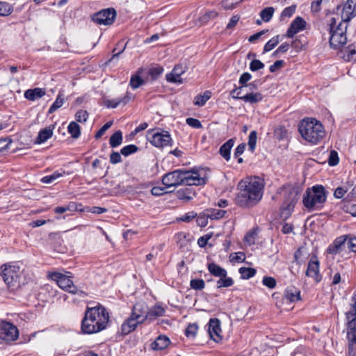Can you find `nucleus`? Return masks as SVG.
I'll list each match as a JSON object with an SVG mask.
<instances>
[{
  "label": "nucleus",
  "mask_w": 356,
  "mask_h": 356,
  "mask_svg": "<svg viewBox=\"0 0 356 356\" xmlns=\"http://www.w3.org/2000/svg\"><path fill=\"white\" fill-rule=\"evenodd\" d=\"M108 320V313L102 305L88 308L82 320V331L86 334L100 332L106 328Z\"/></svg>",
  "instance_id": "nucleus-1"
},
{
  "label": "nucleus",
  "mask_w": 356,
  "mask_h": 356,
  "mask_svg": "<svg viewBox=\"0 0 356 356\" xmlns=\"http://www.w3.org/2000/svg\"><path fill=\"white\" fill-rule=\"evenodd\" d=\"M162 182L167 187L182 184L197 186L204 185L206 179L200 177L197 171L178 169L165 174Z\"/></svg>",
  "instance_id": "nucleus-2"
},
{
  "label": "nucleus",
  "mask_w": 356,
  "mask_h": 356,
  "mask_svg": "<svg viewBox=\"0 0 356 356\" xmlns=\"http://www.w3.org/2000/svg\"><path fill=\"white\" fill-rule=\"evenodd\" d=\"M302 137L308 143L316 145L325 136V131L322 123L315 118L303 119L298 126Z\"/></svg>",
  "instance_id": "nucleus-3"
},
{
  "label": "nucleus",
  "mask_w": 356,
  "mask_h": 356,
  "mask_svg": "<svg viewBox=\"0 0 356 356\" xmlns=\"http://www.w3.org/2000/svg\"><path fill=\"white\" fill-rule=\"evenodd\" d=\"M264 179L258 177H249L241 180L238 184L240 196L245 200H260L264 188Z\"/></svg>",
  "instance_id": "nucleus-4"
},
{
  "label": "nucleus",
  "mask_w": 356,
  "mask_h": 356,
  "mask_svg": "<svg viewBox=\"0 0 356 356\" xmlns=\"http://www.w3.org/2000/svg\"><path fill=\"white\" fill-rule=\"evenodd\" d=\"M341 22L337 25V20L332 17L329 21L330 44L333 49H337L342 47L347 42L346 29L347 26Z\"/></svg>",
  "instance_id": "nucleus-5"
},
{
  "label": "nucleus",
  "mask_w": 356,
  "mask_h": 356,
  "mask_svg": "<svg viewBox=\"0 0 356 356\" xmlns=\"http://www.w3.org/2000/svg\"><path fill=\"white\" fill-rule=\"evenodd\" d=\"M146 138L153 146L158 148L172 145V139L169 132L161 128L149 129L147 131Z\"/></svg>",
  "instance_id": "nucleus-6"
},
{
  "label": "nucleus",
  "mask_w": 356,
  "mask_h": 356,
  "mask_svg": "<svg viewBox=\"0 0 356 356\" xmlns=\"http://www.w3.org/2000/svg\"><path fill=\"white\" fill-rule=\"evenodd\" d=\"M1 275L8 286L15 287L19 284L22 270L17 264H5L1 266Z\"/></svg>",
  "instance_id": "nucleus-7"
},
{
  "label": "nucleus",
  "mask_w": 356,
  "mask_h": 356,
  "mask_svg": "<svg viewBox=\"0 0 356 356\" xmlns=\"http://www.w3.org/2000/svg\"><path fill=\"white\" fill-rule=\"evenodd\" d=\"M350 301V309L346 313V337L348 341H356V291Z\"/></svg>",
  "instance_id": "nucleus-8"
},
{
  "label": "nucleus",
  "mask_w": 356,
  "mask_h": 356,
  "mask_svg": "<svg viewBox=\"0 0 356 356\" xmlns=\"http://www.w3.org/2000/svg\"><path fill=\"white\" fill-rule=\"evenodd\" d=\"M49 277L52 280L56 282L58 286L60 289L69 293H76V288L74 285L70 275H64L58 272H54L49 273Z\"/></svg>",
  "instance_id": "nucleus-9"
},
{
  "label": "nucleus",
  "mask_w": 356,
  "mask_h": 356,
  "mask_svg": "<svg viewBox=\"0 0 356 356\" xmlns=\"http://www.w3.org/2000/svg\"><path fill=\"white\" fill-rule=\"evenodd\" d=\"M115 17V10L113 8H109L95 13L92 17V19L99 25H111L113 23Z\"/></svg>",
  "instance_id": "nucleus-10"
},
{
  "label": "nucleus",
  "mask_w": 356,
  "mask_h": 356,
  "mask_svg": "<svg viewBox=\"0 0 356 356\" xmlns=\"http://www.w3.org/2000/svg\"><path fill=\"white\" fill-rule=\"evenodd\" d=\"M327 194L323 186L317 184L306 190L302 200H326Z\"/></svg>",
  "instance_id": "nucleus-11"
},
{
  "label": "nucleus",
  "mask_w": 356,
  "mask_h": 356,
  "mask_svg": "<svg viewBox=\"0 0 356 356\" xmlns=\"http://www.w3.org/2000/svg\"><path fill=\"white\" fill-rule=\"evenodd\" d=\"M18 330L12 323L6 321L0 323V339L10 341H15L18 337Z\"/></svg>",
  "instance_id": "nucleus-12"
},
{
  "label": "nucleus",
  "mask_w": 356,
  "mask_h": 356,
  "mask_svg": "<svg viewBox=\"0 0 356 356\" xmlns=\"http://www.w3.org/2000/svg\"><path fill=\"white\" fill-rule=\"evenodd\" d=\"M355 17L356 0H346L343 4L341 13L342 22H348Z\"/></svg>",
  "instance_id": "nucleus-13"
},
{
  "label": "nucleus",
  "mask_w": 356,
  "mask_h": 356,
  "mask_svg": "<svg viewBox=\"0 0 356 356\" xmlns=\"http://www.w3.org/2000/svg\"><path fill=\"white\" fill-rule=\"evenodd\" d=\"M306 22L301 17H296L291 23L284 37L293 38L297 33L305 29Z\"/></svg>",
  "instance_id": "nucleus-14"
},
{
  "label": "nucleus",
  "mask_w": 356,
  "mask_h": 356,
  "mask_svg": "<svg viewBox=\"0 0 356 356\" xmlns=\"http://www.w3.org/2000/svg\"><path fill=\"white\" fill-rule=\"evenodd\" d=\"M306 275L314 279L316 282L321 281V275L319 273V261L316 257L311 258L306 270Z\"/></svg>",
  "instance_id": "nucleus-15"
},
{
  "label": "nucleus",
  "mask_w": 356,
  "mask_h": 356,
  "mask_svg": "<svg viewBox=\"0 0 356 356\" xmlns=\"http://www.w3.org/2000/svg\"><path fill=\"white\" fill-rule=\"evenodd\" d=\"M209 334L211 338L218 342L222 339L220 322L217 318H211L209 323Z\"/></svg>",
  "instance_id": "nucleus-16"
},
{
  "label": "nucleus",
  "mask_w": 356,
  "mask_h": 356,
  "mask_svg": "<svg viewBox=\"0 0 356 356\" xmlns=\"http://www.w3.org/2000/svg\"><path fill=\"white\" fill-rule=\"evenodd\" d=\"M132 314L136 317L138 321L144 322L148 319V307L145 302H138L135 305L132 310Z\"/></svg>",
  "instance_id": "nucleus-17"
},
{
  "label": "nucleus",
  "mask_w": 356,
  "mask_h": 356,
  "mask_svg": "<svg viewBox=\"0 0 356 356\" xmlns=\"http://www.w3.org/2000/svg\"><path fill=\"white\" fill-rule=\"evenodd\" d=\"M185 70L182 65H177L175 66L172 72L166 75L168 82L174 83H182L183 81L181 75L184 73Z\"/></svg>",
  "instance_id": "nucleus-18"
},
{
  "label": "nucleus",
  "mask_w": 356,
  "mask_h": 356,
  "mask_svg": "<svg viewBox=\"0 0 356 356\" xmlns=\"http://www.w3.org/2000/svg\"><path fill=\"white\" fill-rule=\"evenodd\" d=\"M193 186H187L177 191L179 200H192L197 197V193Z\"/></svg>",
  "instance_id": "nucleus-19"
},
{
  "label": "nucleus",
  "mask_w": 356,
  "mask_h": 356,
  "mask_svg": "<svg viewBox=\"0 0 356 356\" xmlns=\"http://www.w3.org/2000/svg\"><path fill=\"white\" fill-rule=\"evenodd\" d=\"M283 298L286 302H294L300 299V292L293 286L288 287L284 291Z\"/></svg>",
  "instance_id": "nucleus-20"
},
{
  "label": "nucleus",
  "mask_w": 356,
  "mask_h": 356,
  "mask_svg": "<svg viewBox=\"0 0 356 356\" xmlns=\"http://www.w3.org/2000/svg\"><path fill=\"white\" fill-rule=\"evenodd\" d=\"M142 323V321L136 320V317L131 314V316L122 325V331L125 334H129L134 330L139 323Z\"/></svg>",
  "instance_id": "nucleus-21"
},
{
  "label": "nucleus",
  "mask_w": 356,
  "mask_h": 356,
  "mask_svg": "<svg viewBox=\"0 0 356 356\" xmlns=\"http://www.w3.org/2000/svg\"><path fill=\"white\" fill-rule=\"evenodd\" d=\"M234 145V140L233 138L229 139L223 145H221L219 149V154L227 161H229L231 158V149Z\"/></svg>",
  "instance_id": "nucleus-22"
},
{
  "label": "nucleus",
  "mask_w": 356,
  "mask_h": 356,
  "mask_svg": "<svg viewBox=\"0 0 356 356\" xmlns=\"http://www.w3.org/2000/svg\"><path fill=\"white\" fill-rule=\"evenodd\" d=\"M346 241V236H341L337 238L333 243L329 245L327 248V252L332 254H336L339 252L341 250L342 245Z\"/></svg>",
  "instance_id": "nucleus-23"
},
{
  "label": "nucleus",
  "mask_w": 356,
  "mask_h": 356,
  "mask_svg": "<svg viewBox=\"0 0 356 356\" xmlns=\"http://www.w3.org/2000/svg\"><path fill=\"white\" fill-rule=\"evenodd\" d=\"M45 95V90L40 88H35L33 89H28L24 92V97L30 101H35L38 98H41Z\"/></svg>",
  "instance_id": "nucleus-24"
},
{
  "label": "nucleus",
  "mask_w": 356,
  "mask_h": 356,
  "mask_svg": "<svg viewBox=\"0 0 356 356\" xmlns=\"http://www.w3.org/2000/svg\"><path fill=\"white\" fill-rule=\"evenodd\" d=\"M170 342L168 337L160 335L152 343V348L154 350H162L169 346Z\"/></svg>",
  "instance_id": "nucleus-25"
},
{
  "label": "nucleus",
  "mask_w": 356,
  "mask_h": 356,
  "mask_svg": "<svg viewBox=\"0 0 356 356\" xmlns=\"http://www.w3.org/2000/svg\"><path fill=\"white\" fill-rule=\"evenodd\" d=\"M233 97L242 99L245 102L254 104L261 102L263 99V95L260 92H250L243 96H233Z\"/></svg>",
  "instance_id": "nucleus-26"
},
{
  "label": "nucleus",
  "mask_w": 356,
  "mask_h": 356,
  "mask_svg": "<svg viewBox=\"0 0 356 356\" xmlns=\"http://www.w3.org/2000/svg\"><path fill=\"white\" fill-rule=\"evenodd\" d=\"M207 268L212 275L217 277H225V275L227 274V272L225 268L220 267L214 262L208 264Z\"/></svg>",
  "instance_id": "nucleus-27"
},
{
  "label": "nucleus",
  "mask_w": 356,
  "mask_h": 356,
  "mask_svg": "<svg viewBox=\"0 0 356 356\" xmlns=\"http://www.w3.org/2000/svg\"><path fill=\"white\" fill-rule=\"evenodd\" d=\"M53 135V130L48 127L42 129L39 131L38 135L35 139V143L42 144L49 139Z\"/></svg>",
  "instance_id": "nucleus-28"
},
{
  "label": "nucleus",
  "mask_w": 356,
  "mask_h": 356,
  "mask_svg": "<svg viewBox=\"0 0 356 356\" xmlns=\"http://www.w3.org/2000/svg\"><path fill=\"white\" fill-rule=\"evenodd\" d=\"M309 253L306 247H300L296 252L294 257L298 264L304 263L309 257Z\"/></svg>",
  "instance_id": "nucleus-29"
},
{
  "label": "nucleus",
  "mask_w": 356,
  "mask_h": 356,
  "mask_svg": "<svg viewBox=\"0 0 356 356\" xmlns=\"http://www.w3.org/2000/svg\"><path fill=\"white\" fill-rule=\"evenodd\" d=\"M342 54V58L345 61L356 60V46L353 44L349 45Z\"/></svg>",
  "instance_id": "nucleus-30"
},
{
  "label": "nucleus",
  "mask_w": 356,
  "mask_h": 356,
  "mask_svg": "<svg viewBox=\"0 0 356 356\" xmlns=\"http://www.w3.org/2000/svg\"><path fill=\"white\" fill-rule=\"evenodd\" d=\"M294 207L295 205L293 202H285L281 207V218L284 220L287 219L291 215Z\"/></svg>",
  "instance_id": "nucleus-31"
},
{
  "label": "nucleus",
  "mask_w": 356,
  "mask_h": 356,
  "mask_svg": "<svg viewBox=\"0 0 356 356\" xmlns=\"http://www.w3.org/2000/svg\"><path fill=\"white\" fill-rule=\"evenodd\" d=\"M82 211L81 208V205H78L76 202H70V203L67 207H58L55 209V212L58 213H65L67 211Z\"/></svg>",
  "instance_id": "nucleus-32"
},
{
  "label": "nucleus",
  "mask_w": 356,
  "mask_h": 356,
  "mask_svg": "<svg viewBox=\"0 0 356 356\" xmlns=\"http://www.w3.org/2000/svg\"><path fill=\"white\" fill-rule=\"evenodd\" d=\"M123 137L121 131H115L109 139V144L111 147L115 148L120 146L122 143Z\"/></svg>",
  "instance_id": "nucleus-33"
},
{
  "label": "nucleus",
  "mask_w": 356,
  "mask_h": 356,
  "mask_svg": "<svg viewBox=\"0 0 356 356\" xmlns=\"http://www.w3.org/2000/svg\"><path fill=\"white\" fill-rule=\"evenodd\" d=\"M280 36L277 35L273 37L270 40H269L264 45L263 49V54L271 51L280 42Z\"/></svg>",
  "instance_id": "nucleus-34"
},
{
  "label": "nucleus",
  "mask_w": 356,
  "mask_h": 356,
  "mask_svg": "<svg viewBox=\"0 0 356 356\" xmlns=\"http://www.w3.org/2000/svg\"><path fill=\"white\" fill-rule=\"evenodd\" d=\"M165 313V309L159 305H155L148 310V319L153 320L159 316H162Z\"/></svg>",
  "instance_id": "nucleus-35"
},
{
  "label": "nucleus",
  "mask_w": 356,
  "mask_h": 356,
  "mask_svg": "<svg viewBox=\"0 0 356 356\" xmlns=\"http://www.w3.org/2000/svg\"><path fill=\"white\" fill-rule=\"evenodd\" d=\"M204 211L205 215L211 219H220L222 218L226 213L224 210L217 209H208Z\"/></svg>",
  "instance_id": "nucleus-36"
},
{
  "label": "nucleus",
  "mask_w": 356,
  "mask_h": 356,
  "mask_svg": "<svg viewBox=\"0 0 356 356\" xmlns=\"http://www.w3.org/2000/svg\"><path fill=\"white\" fill-rule=\"evenodd\" d=\"M211 92L206 90L203 95H198L194 99V104L198 106H202L211 98Z\"/></svg>",
  "instance_id": "nucleus-37"
},
{
  "label": "nucleus",
  "mask_w": 356,
  "mask_h": 356,
  "mask_svg": "<svg viewBox=\"0 0 356 356\" xmlns=\"http://www.w3.org/2000/svg\"><path fill=\"white\" fill-rule=\"evenodd\" d=\"M67 131L73 138H78L81 135V127L76 122H71L67 127Z\"/></svg>",
  "instance_id": "nucleus-38"
},
{
  "label": "nucleus",
  "mask_w": 356,
  "mask_h": 356,
  "mask_svg": "<svg viewBox=\"0 0 356 356\" xmlns=\"http://www.w3.org/2000/svg\"><path fill=\"white\" fill-rule=\"evenodd\" d=\"M252 79V75L249 72L243 73L239 78V83L241 85L240 87L235 88L231 92L233 95L236 90H242L243 88L248 84L247 83Z\"/></svg>",
  "instance_id": "nucleus-39"
},
{
  "label": "nucleus",
  "mask_w": 356,
  "mask_h": 356,
  "mask_svg": "<svg viewBox=\"0 0 356 356\" xmlns=\"http://www.w3.org/2000/svg\"><path fill=\"white\" fill-rule=\"evenodd\" d=\"M64 101H65V98H64L63 95L61 94L60 92H59L56 100L51 104V106L49 107L48 113H52L55 112L57 109H58L59 108H60L63 106Z\"/></svg>",
  "instance_id": "nucleus-40"
},
{
  "label": "nucleus",
  "mask_w": 356,
  "mask_h": 356,
  "mask_svg": "<svg viewBox=\"0 0 356 356\" xmlns=\"http://www.w3.org/2000/svg\"><path fill=\"white\" fill-rule=\"evenodd\" d=\"M238 272L242 279L248 280L256 274V270L252 268L241 267L239 268Z\"/></svg>",
  "instance_id": "nucleus-41"
},
{
  "label": "nucleus",
  "mask_w": 356,
  "mask_h": 356,
  "mask_svg": "<svg viewBox=\"0 0 356 356\" xmlns=\"http://www.w3.org/2000/svg\"><path fill=\"white\" fill-rule=\"evenodd\" d=\"M219 280L217 281V287H229L234 284V280L232 277H227V274L225 277H219Z\"/></svg>",
  "instance_id": "nucleus-42"
},
{
  "label": "nucleus",
  "mask_w": 356,
  "mask_h": 356,
  "mask_svg": "<svg viewBox=\"0 0 356 356\" xmlns=\"http://www.w3.org/2000/svg\"><path fill=\"white\" fill-rule=\"evenodd\" d=\"M13 11V8L10 3L0 1V16H8Z\"/></svg>",
  "instance_id": "nucleus-43"
},
{
  "label": "nucleus",
  "mask_w": 356,
  "mask_h": 356,
  "mask_svg": "<svg viewBox=\"0 0 356 356\" xmlns=\"http://www.w3.org/2000/svg\"><path fill=\"white\" fill-rule=\"evenodd\" d=\"M275 9L273 7H267L263 9L260 13V17L265 22H269L273 17Z\"/></svg>",
  "instance_id": "nucleus-44"
},
{
  "label": "nucleus",
  "mask_w": 356,
  "mask_h": 356,
  "mask_svg": "<svg viewBox=\"0 0 356 356\" xmlns=\"http://www.w3.org/2000/svg\"><path fill=\"white\" fill-rule=\"evenodd\" d=\"M323 202H303L304 207L308 211H315L320 210L323 207Z\"/></svg>",
  "instance_id": "nucleus-45"
},
{
  "label": "nucleus",
  "mask_w": 356,
  "mask_h": 356,
  "mask_svg": "<svg viewBox=\"0 0 356 356\" xmlns=\"http://www.w3.org/2000/svg\"><path fill=\"white\" fill-rule=\"evenodd\" d=\"M145 83V81L138 74L132 75L129 85L133 89H136Z\"/></svg>",
  "instance_id": "nucleus-46"
},
{
  "label": "nucleus",
  "mask_w": 356,
  "mask_h": 356,
  "mask_svg": "<svg viewBox=\"0 0 356 356\" xmlns=\"http://www.w3.org/2000/svg\"><path fill=\"white\" fill-rule=\"evenodd\" d=\"M138 150V147L136 145L131 144L123 147L120 150V153L124 156H128L130 154L136 153Z\"/></svg>",
  "instance_id": "nucleus-47"
},
{
  "label": "nucleus",
  "mask_w": 356,
  "mask_h": 356,
  "mask_svg": "<svg viewBox=\"0 0 356 356\" xmlns=\"http://www.w3.org/2000/svg\"><path fill=\"white\" fill-rule=\"evenodd\" d=\"M344 204L341 207L347 213H350L352 216H356V203L354 202H343Z\"/></svg>",
  "instance_id": "nucleus-48"
},
{
  "label": "nucleus",
  "mask_w": 356,
  "mask_h": 356,
  "mask_svg": "<svg viewBox=\"0 0 356 356\" xmlns=\"http://www.w3.org/2000/svg\"><path fill=\"white\" fill-rule=\"evenodd\" d=\"M61 176H62V173H60L58 171H56L51 175L43 177L40 181H41V182H42L44 184H51L56 179L60 177Z\"/></svg>",
  "instance_id": "nucleus-49"
},
{
  "label": "nucleus",
  "mask_w": 356,
  "mask_h": 356,
  "mask_svg": "<svg viewBox=\"0 0 356 356\" xmlns=\"http://www.w3.org/2000/svg\"><path fill=\"white\" fill-rule=\"evenodd\" d=\"M257 134L256 131H252L248 137V147L249 149L253 152L256 147L257 136Z\"/></svg>",
  "instance_id": "nucleus-50"
},
{
  "label": "nucleus",
  "mask_w": 356,
  "mask_h": 356,
  "mask_svg": "<svg viewBox=\"0 0 356 356\" xmlns=\"http://www.w3.org/2000/svg\"><path fill=\"white\" fill-rule=\"evenodd\" d=\"M190 286L194 290H202L205 287V282L202 279H193L191 280Z\"/></svg>",
  "instance_id": "nucleus-51"
},
{
  "label": "nucleus",
  "mask_w": 356,
  "mask_h": 356,
  "mask_svg": "<svg viewBox=\"0 0 356 356\" xmlns=\"http://www.w3.org/2000/svg\"><path fill=\"white\" fill-rule=\"evenodd\" d=\"M88 118V113L85 110H79L75 114V119L76 122L84 123L87 121Z\"/></svg>",
  "instance_id": "nucleus-52"
},
{
  "label": "nucleus",
  "mask_w": 356,
  "mask_h": 356,
  "mask_svg": "<svg viewBox=\"0 0 356 356\" xmlns=\"http://www.w3.org/2000/svg\"><path fill=\"white\" fill-rule=\"evenodd\" d=\"M330 166H335L339 162L338 153L335 150H331L327 160Z\"/></svg>",
  "instance_id": "nucleus-53"
},
{
  "label": "nucleus",
  "mask_w": 356,
  "mask_h": 356,
  "mask_svg": "<svg viewBox=\"0 0 356 356\" xmlns=\"http://www.w3.org/2000/svg\"><path fill=\"white\" fill-rule=\"evenodd\" d=\"M257 230L252 229L245 236V241L249 245H251L252 244H254L256 238H257Z\"/></svg>",
  "instance_id": "nucleus-54"
},
{
  "label": "nucleus",
  "mask_w": 356,
  "mask_h": 356,
  "mask_svg": "<svg viewBox=\"0 0 356 356\" xmlns=\"http://www.w3.org/2000/svg\"><path fill=\"white\" fill-rule=\"evenodd\" d=\"M262 284L268 288L273 289L275 288L277 282L274 277L266 276L262 280Z\"/></svg>",
  "instance_id": "nucleus-55"
},
{
  "label": "nucleus",
  "mask_w": 356,
  "mask_h": 356,
  "mask_svg": "<svg viewBox=\"0 0 356 356\" xmlns=\"http://www.w3.org/2000/svg\"><path fill=\"white\" fill-rule=\"evenodd\" d=\"M229 259L232 262L241 263L245 260V255L242 252H235L230 254Z\"/></svg>",
  "instance_id": "nucleus-56"
},
{
  "label": "nucleus",
  "mask_w": 356,
  "mask_h": 356,
  "mask_svg": "<svg viewBox=\"0 0 356 356\" xmlns=\"http://www.w3.org/2000/svg\"><path fill=\"white\" fill-rule=\"evenodd\" d=\"M348 191V188L346 186H339L334 191V197L336 199H341L344 196Z\"/></svg>",
  "instance_id": "nucleus-57"
},
{
  "label": "nucleus",
  "mask_w": 356,
  "mask_h": 356,
  "mask_svg": "<svg viewBox=\"0 0 356 356\" xmlns=\"http://www.w3.org/2000/svg\"><path fill=\"white\" fill-rule=\"evenodd\" d=\"M198 330V327L195 323L190 324L188 325L186 330V335L188 337L193 338L195 337L197 332Z\"/></svg>",
  "instance_id": "nucleus-58"
},
{
  "label": "nucleus",
  "mask_w": 356,
  "mask_h": 356,
  "mask_svg": "<svg viewBox=\"0 0 356 356\" xmlns=\"http://www.w3.org/2000/svg\"><path fill=\"white\" fill-rule=\"evenodd\" d=\"M264 66V64L261 60L254 59L250 63V70L252 72H255L261 69H263Z\"/></svg>",
  "instance_id": "nucleus-59"
},
{
  "label": "nucleus",
  "mask_w": 356,
  "mask_h": 356,
  "mask_svg": "<svg viewBox=\"0 0 356 356\" xmlns=\"http://www.w3.org/2000/svg\"><path fill=\"white\" fill-rule=\"evenodd\" d=\"M296 8V6H291L285 8L281 13V18L284 19L286 17H291L294 14Z\"/></svg>",
  "instance_id": "nucleus-60"
},
{
  "label": "nucleus",
  "mask_w": 356,
  "mask_h": 356,
  "mask_svg": "<svg viewBox=\"0 0 356 356\" xmlns=\"http://www.w3.org/2000/svg\"><path fill=\"white\" fill-rule=\"evenodd\" d=\"M112 124H113V122L112 121H108L106 123H105L99 129V131L96 133L95 136V138L98 139V138H101L104 135L105 131L112 126Z\"/></svg>",
  "instance_id": "nucleus-61"
},
{
  "label": "nucleus",
  "mask_w": 356,
  "mask_h": 356,
  "mask_svg": "<svg viewBox=\"0 0 356 356\" xmlns=\"http://www.w3.org/2000/svg\"><path fill=\"white\" fill-rule=\"evenodd\" d=\"M208 218H209V217H207V216L205 215L204 211H203L197 218V225L202 227L207 226L208 224Z\"/></svg>",
  "instance_id": "nucleus-62"
},
{
  "label": "nucleus",
  "mask_w": 356,
  "mask_h": 356,
  "mask_svg": "<svg viewBox=\"0 0 356 356\" xmlns=\"http://www.w3.org/2000/svg\"><path fill=\"white\" fill-rule=\"evenodd\" d=\"M186 124L191 127L200 129L202 127L201 122L195 118H188L186 119Z\"/></svg>",
  "instance_id": "nucleus-63"
},
{
  "label": "nucleus",
  "mask_w": 356,
  "mask_h": 356,
  "mask_svg": "<svg viewBox=\"0 0 356 356\" xmlns=\"http://www.w3.org/2000/svg\"><path fill=\"white\" fill-rule=\"evenodd\" d=\"M346 356H356V341H348Z\"/></svg>",
  "instance_id": "nucleus-64"
}]
</instances>
